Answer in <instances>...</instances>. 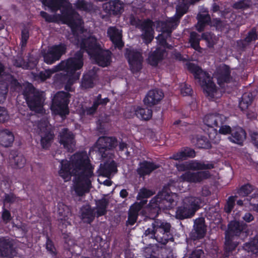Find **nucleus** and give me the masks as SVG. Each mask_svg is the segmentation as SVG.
Segmentation results:
<instances>
[{"instance_id":"f257e3e1","label":"nucleus","mask_w":258,"mask_h":258,"mask_svg":"<svg viewBox=\"0 0 258 258\" xmlns=\"http://www.w3.org/2000/svg\"><path fill=\"white\" fill-rule=\"evenodd\" d=\"M91 162L86 151L75 153L71 161L62 160L60 163L58 175L64 181L71 180V177L77 176L81 171L91 164Z\"/></svg>"},{"instance_id":"f03ea898","label":"nucleus","mask_w":258,"mask_h":258,"mask_svg":"<svg viewBox=\"0 0 258 258\" xmlns=\"http://www.w3.org/2000/svg\"><path fill=\"white\" fill-rule=\"evenodd\" d=\"M247 225L242 221H231L225 232L224 255L226 257L230 256L238 246L239 239L241 234L246 233Z\"/></svg>"},{"instance_id":"7ed1b4c3","label":"nucleus","mask_w":258,"mask_h":258,"mask_svg":"<svg viewBox=\"0 0 258 258\" xmlns=\"http://www.w3.org/2000/svg\"><path fill=\"white\" fill-rule=\"evenodd\" d=\"M83 64V51L80 50L76 51L73 57H69L66 60L61 61L58 65L56 66L58 71H64L69 75L68 83L65 86L66 90L71 91V89L69 88L68 85H71L79 80L80 73H76V72L80 70Z\"/></svg>"},{"instance_id":"20e7f679","label":"nucleus","mask_w":258,"mask_h":258,"mask_svg":"<svg viewBox=\"0 0 258 258\" xmlns=\"http://www.w3.org/2000/svg\"><path fill=\"white\" fill-rule=\"evenodd\" d=\"M187 69L194 75L195 78L199 80L200 85L207 96L214 98L217 89L210 75L204 71L198 65L191 62L187 64Z\"/></svg>"},{"instance_id":"39448f33","label":"nucleus","mask_w":258,"mask_h":258,"mask_svg":"<svg viewBox=\"0 0 258 258\" xmlns=\"http://www.w3.org/2000/svg\"><path fill=\"white\" fill-rule=\"evenodd\" d=\"M61 10V14L58 15V20H61L64 24L68 25L74 35H77L78 31L82 29L83 20L79 14L70 5L63 6Z\"/></svg>"},{"instance_id":"423d86ee","label":"nucleus","mask_w":258,"mask_h":258,"mask_svg":"<svg viewBox=\"0 0 258 258\" xmlns=\"http://www.w3.org/2000/svg\"><path fill=\"white\" fill-rule=\"evenodd\" d=\"M94 166L91 164L83 171L79 172L75 177L74 190L79 196H82L90 190L91 186V178L94 176Z\"/></svg>"},{"instance_id":"0eeeda50","label":"nucleus","mask_w":258,"mask_h":258,"mask_svg":"<svg viewBox=\"0 0 258 258\" xmlns=\"http://www.w3.org/2000/svg\"><path fill=\"white\" fill-rule=\"evenodd\" d=\"M71 95L64 91H58L52 99L50 109L52 112L60 116L62 118H66L70 113L69 104Z\"/></svg>"},{"instance_id":"6e6552de","label":"nucleus","mask_w":258,"mask_h":258,"mask_svg":"<svg viewBox=\"0 0 258 258\" xmlns=\"http://www.w3.org/2000/svg\"><path fill=\"white\" fill-rule=\"evenodd\" d=\"M153 221L156 232V241L158 242L165 245L169 241H173L170 223L158 219L154 220Z\"/></svg>"},{"instance_id":"1a4fd4ad","label":"nucleus","mask_w":258,"mask_h":258,"mask_svg":"<svg viewBox=\"0 0 258 258\" xmlns=\"http://www.w3.org/2000/svg\"><path fill=\"white\" fill-rule=\"evenodd\" d=\"M124 56L127 60L132 72L138 73L141 71L143 62V56L141 50L132 47L126 48Z\"/></svg>"},{"instance_id":"9d476101","label":"nucleus","mask_w":258,"mask_h":258,"mask_svg":"<svg viewBox=\"0 0 258 258\" xmlns=\"http://www.w3.org/2000/svg\"><path fill=\"white\" fill-rule=\"evenodd\" d=\"M117 145L118 141L115 137L102 136L96 142L98 154L102 158H107L108 151L113 150Z\"/></svg>"},{"instance_id":"9b49d317","label":"nucleus","mask_w":258,"mask_h":258,"mask_svg":"<svg viewBox=\"0 0 258 258\" xmlns=\"http://www.w3.org/2000/svg\"><path fill=\"white\" fill-rule=\"evenodd\" d=\"M176 195L171 192L162 189L152 199V201H155L159 206L164 210H170L176 205V201L175 198Z\"/></svg>"},{"instance_id":"f8f14e48","label":"nucleus","mask_w":258,"mask_h":258,"mask_svg":"<svg viewBox=\"0 0 258 258\" xmlns=\"http://www.w3.org/2000/svg\"><path fill=\"white\" fill-rule=\"evenodd\" d=\"M24 96L27 104L31 110L38 112L43 107L45 100L43 92L36 91L28 94L25 93Z\"/></svg>"},{"instance_id":"ddd939ff","label":"nucleus","mask_w":258,"mask_h":258,"mask_svg":"<svg viewBox=\"0 0 258 258\" xmlns=\"http://www.w3.org/2000/svg\"><path fill=\"white\" fill-rule=\"evenodd\" d=\"M111 56L112 53L109 50L104 49L101 46L90 57L99 66L104 68L110 64Z\"/></svg>"},{"instance_id":"4468645a","label":"nucleus","mask_w":258,"mask_h":258,"mask_svg":"<svg viewBox=\"0 0 258 258\" xmlns=\"http://www.w3.org/2000/svg\"><path fill=\"white\" fill-rule=\"evenodd\" d=\"M59 143L68 152H72L76 145L75 135L68 128H63L58 135Z\"/></svg>"},{"instance_id":"2eb2a0df","label":"nucleus","mask_w":258,"mask_h":258,"mask_svg":"<svg viewBox=\"0 0 258 258\" xmlns=\"http://www.w3.org/2000/svg\"><path fill=\"white\" fill-rule=\"evenodd\" d=\"M211 174L209 171H200L192 172L189 171H186L180 176L182 181L189 183H200L204 180L209 179Z\"/></svg>"},{"instance_id":"dca6fc26","label":"nucleus","mask_w":258,"mask_h":258,"mask_svg":"<svg viewBox=\"0 0 258 258\" xmlns=\"http://www.w3.org/2000/svg\"><path fill=\"white\" fill-rule=\"evenodd\" d=\"M101 47L94 36L82 38L80 42L81 50L86 51L90 56Z\"/></svg>"},{"instance_id":"f3484780","label":"nucleus","mask_w":258,"mask_h":258,"mask_svg":"<svg viewBox=\"0 0 258 258\" xmlns=\"http://www.w3.org/2000/svg\"><path fill=\"white\" fill-rule=\"evenodd\" d=\"M224 115L218 113H211L206 114L203 118L205 125L210 127L213 132V135H217V126L221 124L224 119Z\"/></svg>"},{"instance_id":"a211bd4d","label":"nucleus","mask_w":258,"mask_h":258,"mask_svg":"<svg viewBox=\"0 0 258 258\" xmlns=\"http://www.w3.org/2000/svg\"><path fill=\"white\" fill-rule=\"evenodd\" d=\"M215 76L218 84L221 88L224 87L225 83H230L232 80L230 67L225 64L217 69Z\"/></svg>"},{"instance_id":"6ab92c4d","label":"nucleus","mask_w":258,"mask_h":258,"mask_svg":"<svg viewBox=\"0 0 258 258\" xmlns=\"http://www.w3.org/2000/svg\"><path fill=\"white\" fill-rule=\"evenodd\" d=\"M96 215L95 208H92L89 204L83 205L80 209L79 217L84 223L91 224L94 221Z\"/></svg>"},{"instance_id":"aec40b11","label":"nucleus","mask_w":258,"mask_h":258,"mask_svg":"<svg viewBox=\"0 0 258 258\" xmlns=\"http://www.w3.org/2000/svg\"><path fill=\"white\" fill-rule=\"evenodd\" d=\"M102 8L107 14L116 16L123 12V4L120 0H110L103 4Z\"/></svg>"},{"instance_id":"412c9836","label":"nucleus","mask_w":258,"mask_h":258,"mask_svg":"<svg viewBox=\"0 0 258 258\" xmlns=\"http://www.w3.org/2000/svg\"><path fill=\"white\" fill-rule=\"evenodd\" d=\"M164 96V93L161 90L152 89L148 92L143 101L146 105L152 107L158 104Z\"/></svg>"},{"instance_id":"4be33fe9","label":"nucleus","mask_w":258,"mask_h":258,"mask_svg":"<svg viewBox=\"0 0 258 258\" xmlns=\"http://www.w3.org/2000/svg\"><path fill=\"white\" fill-rule=\"evenodd\" d=\"M107 33L114 47L121 50L124 46V42L122 40V31L116 27L110 26L108 28Z\"/></svg>"},{"instance_id":"5701e85b","label":"nucleus","mask_w":258,"mask_h":258,"mask_svg":"<svg viewBox=\"0 0 258 258\" xmlns=\"http://www.w3.org/2000/svg\"><path fill=\"white\" fill-rule=\"evenodd\" d=\"M195 232L191 233V237L194 240L203 238L207 232V226L205 220L203 217H200L195 220L194 222Z\"/></svg>"},{"instance_id":"b1692460","label":"nucleus","mask_w":258,"mask_h":258,"mask_svg":"<svg viewBox=\"0 0 258 258\" xmlns=\"http://www.w3.org/2000/svg\"><path fill=\"white\" fill-rule=\"evenodd\" d=\"M246 138L245 131L242 127L237 126L233 127L232 131L228 139L232 143L242 146Z\"/></svg>"},{"instance_id":"393cba45","label":"nucleus","mask_w":258,"mask_h":258,"mask_svg":"<svg viewBox=\"0 0 258 258\" xmlns=\"http://www.w3.org/2000/svg\"><path fill=\"white\" fill-rule=\"evenodd\" d=\"M153 22L147 19L142 22L141 25V29L143 31L142 34V38L144 42L148 44L151 43L154 38V30L152 29Z\"/></svg>"},{"instance_id":"a878e982","label":"nucleus","mask_w":258,"mask_h":258,"mask_svg":"<svg viewBox=\"0 0 258 258\" xmlns=\"http://www.w3.org/2000/svg\"><path fill=\"white\" fill-rule=\"evenodd\" d=\"M139 167L137 169V173L140 177H144L150 174L153 171L160 167L159 164L153 162L144 160L139 163Z\"/></svg>"},{"instance_id":"bb28decb","label":"nucleus","mask_w":258,"mask_h":258,"mask_svg":"<svg viewBox=\"0 0 258 258\" xmlns=\"http://www.w3.org/2000/svg\"><path fill=\"white\" fill-rule=\"evenodd\" d=\"M166 53L165 48L157 47L155 50L150 52L147 58L148 63L153 67H156L164 58Z\"/></svg>"},{"instance_id":"cd10ccee","label":"nucleus","mask_w":258,"mask_h":258,"mask_svg":"<svg viewBox=\"0 0 258 258\" xmlns=\"http://www.w3.org/2000/svg\"><path fill=\"white\" fill-rule=\"evenodd\" d=\"M98 75L95 68H93L83 75L81 83V87L83 89L93 88L95 86V81Z\"/></svg>"},{"instance_id":"c85d7f7f","label":"nucleus","mask_w":258,"mask_h":258,"mask_svg":"<svg viewBox=\"0 0 258 258\" xmlns=\"http://www.w3.org/2000/svg\"><path fill=\"white\" fill-rule=\"evenodd\" d=\"M15 253L13 243L9 238H0V254L4 257L13 255Z\"/></svg>"},{"instance_id":"c756f323","label":"nucleus","mask_w":258,"mask_h":258,"mask_svg":"<svg viewBox=\"0 0 258 258\" xmlns=\"http://www.w3.org/2000/svg\"><path fill=\"white\" fill-rule=\"evenodd\" d=\"M40 137V144L42 148L45 150L49 149L54 138L53 131L50 128H44L41 131Z\"/></svg>"},{"instance_id":"7c9ffc66","label":"nucleus","mask_w":258,"mask_h":258,"mask_svg":"<svg viewBox=\"0 0 258 258\" xmlns=\"http://www.w3.org/2000/svg\"><path fill=\"white\" fill-rule=\"evenodd\" d=\"M117 170L116 164L114 161L110 163L100 164L99 168L97 170L98 176L108 177L112 172Z\"/></svg>"},{"instance_id":"2f4dec72","label":"nucleus","mask_w":258,"mask_h":258,"mask_svg":"<svg viewBox=\"0 0 258 258\" xmlns=\"http://www.w3.org/2000/svg\"><path fill=\"white\" fill-rule=\"evenodd\" d=\"M203 202V199L201 197H190L186 198L183 203L195 215L196 211L201 207V205Z\"/></svg>"},{"instance_id":"473e14b6","label":"nucleus","mask_w":258,"mask_h":258,"mask_svg":"<svg viewBox=\"0 0 258 258\" xmlns=\"http://www.w3.org/2000/svg\"><path fill=\"white\" fill-rule=\"evenodd\" d=\"M161 210H162V209H161L157 203L155 201H152V199L146 209V217L152 219L153 221L158 216Z\"/></svg>"},{"instance_id":"72a5a7b5","label":"nucleus","mask_w":258,"mask_h":258,"mask_svg":"<svg viewBox=\"0 0 258 258\" xmlns=\"http://www.w3.org/2000/svg\"><path fill=\"white\" fill-rule=\"evenodd\" d=\"M14 141V136L12 132L8 129L0 132V145L5 147H11Z\"/></svg>"},{"instance_id":"f704fd0d","label":"nucleus","mask_w":258,"mask_h":258,"mask_svg":"<svg viewBox=\"0 0 258 258\" xmlns=\"http://www.w3.org/2000/svg\"><path fill=\"white\" fill-rule=\"evenodd\" d=\"M191 170L199 171L210 170L214 168V164L212 161H201L198 160H190Z\"/></svg>"},{"instance_id":"c9c22d12","label":"nucleus","mask_w":258,"mask_h":258,"mask_svg":"<svg viewBox=\"0 0 258 258\" xmlns=\"http://www.w3.org/2000/svg\"><path fill=\"white\" fill-rule=\"evenodd\" d=\"M109 203V200L105 198H102L95 201L97 217L104 216L107 214Z\"/></svg>"},{"instance_id":"e433bc0d","label":"nucleus","mask_w":258,"mask_h":258,"mask_svg":"<svg viewBox=\"0 0 258 258\" xmlns=\"http://www.w3.org/2000/svg\"><path fill=\"white\" fill-rule=\"evenodd\" d=\"M196 155L194 149L189 147H185L181 151L174 154L172 159L175 160H185L187 158H194Z\"/></svg>"},{"instance_id":"4c0bfd02","label":"nucleus","mask_w":258,"mask_h":258,"mask_svg":"<svg viewBox=\"0 0 258 258\" xmlns=\"http://www.w3.org/2000/svg\"><path fill=\"white\" fill-rule=\"evenodd\" d=\"M197 23L195 25L196 30L199 32H203L205 27L209 25L211 22V17L209 14L199 13L197 16Z\"/></svg>"},{"instance_id":"58836bf2","label":"nucleus","mask_w":258,"mask_h":258,"mask_svg":"<svg viewBox=\"0 0 258 258\" xmlns=\"http://www.w3.org/2000/svg\"><path fill=\"white\" fill-rule=\"evenodd\" d=\"M212 134H209V138L203 135H198L196 137V146L199 149H210L212 144L209 139L212 138Z\"/></svg>"},{"instance_id":"ea45409f","label":"nucleus","mask_w":258,"mask_h":258,"mask_svg":"<svg viewBox=\"0 0 258 258\" xmlns=\"http://www.w3.org/2000/svg\"><path fill=\"white\" fill-rule=\"evenodd\" d=\"M202 40L200 35L195 31H191L189 34V43L190 47L195 50L201 52L202 48L200 45V41Z\"/></svg>"},{"instance_id":"a19ab883","label":"nucleus","mask_w":258,"mask_h":258,"mask_svg":"<svg viewBox=\"0 0 258 258\" xmlns=\"http://www.w3.org/2000/svg\"><path fill=\"white\" fill-rule=\"evenodd\" d=\"M194 215L190 210L183 203L182 206L177 207L176 211L175 217L179 220L191 218Z\"/></svg>"},{"instance_id":"79ce46f5","label":"nucleus","mask_w":258,"mask_h":258,"mask_svg":"<svg viewBox=\"0 0 258 258\" xmlns=\"http://www.w3.org/2000/svg\"><path fill=\"white\" fill-rule=\"evenodd\" d=\"M57 212L61 221H67L72 216L71 208L70 207L64 204L63 203H58L57 204Z\"/></svg>"},{"instance_id":"37998d69","label":"nucleus","mask_w":258,"mask_h":258,"mask_svg":"<svg viewBox=\"0 0 258 258\" xmlns=\"http://www.w3.org/2000/svg\"><path fill=\"white\" fill-rule=\"evenodd\" d=\"M51 52L53 53L54 58H56L58 60L61 56L65 54L67 46V45L63 43H60L58 44H55L49 48Z\"/></svg>"},{"instance_id":"c03bdc74","label":"nucleus","mask_w":258,"mask_h":258,"mask_svg":"<svg viewBox=\"0 0 258 258\" xmlns=\"http://www.w3.org/2000/svg\"><path fill=\"white\" fill-rule=\"evenodd\" d=\"M16 153V151L11 152L9 157L11 162L14 163L16 168H23L26 163V159L23 155Z\"/></svg>"},{"instance_id":"a18cd8bd","label":"nucleus","mask_w":258,"mask_h":258,"mask_svg":"<svg viewBox=\"0 0 258 258\" xmlns=\"http://www.w3.org/2000/svg\"><path fill=\"white\" fill-rule=\"evenodd\" d=\"M57 71H58L57 70V68H56L55 66V68L53 69L45 70V71H40L38 73H32V74L33 77V78L35 80H40L41 82H44L47 79L50 78V77L53 73Z\"/></svg>"},{"instance_id":"49530a36","label":"nucleus","mask_w":258,"mask_h":258,"mask_svg":"<svg viewBox=\"0 0 258 258\" xmlns=\"http://www.w3.org/2000/svg\"><path fill=\"white\" fill-rule=\"evenodd\" d=\"M135 112L137 117L142 120H148L152 116V110L149 108L138 106Z\"/></svg>"},{"instance_id":"de8ad7c7","label":"nucleus","mask_w":258,"mask_h":258,"mask_svg":"<svg viewBox=\"0 0 258 258\" xmlns=\"http://www.w3.org/2000/svg\"><path fill=\"white\" fill-rule=\"evenodd\" d=\"M253 99L251 93H245L243 94L239 102V107L242 111L246 110L251 105Z\"/></svg>"},{"instance_id":"09e8293b","label":"nucleus","mask_w":258,"mask_h":258,"mask_svg":"<svg viewBox=\"0 0 258 258\" xmlns=\"http://www.w3.org/2000/svg\"><path fill=\"white\" fill-rule=\"evenodd\" d=\"M27 61L23 60V64L18 66L22 67L25 69L32 70L34 69L38 63V58L33 54L29 53L27 56Z\"/></svg>"},{"instance_id":"8fccbe9b","label":"nucleus","mask_w":258,"mask_h":258,"mask_svg":"<svg viewBox=\"0 0 258 258\" xmlns=\"http://www.w3.org/2000/svg\"><path fill=\"white\" fill-rule=\"evenodd\" d=\"M42 4L52 11H56L61 9L66 0H41Z\"/></svg>"},{"instance_id":"3c124183","label":"nucleus","mask_w":258,"mask_h":258,"mask_svg":"<svg viewBox=\"0 0 258 258\" xmlns=\"http://www.w3.org/2000/svg\"><path fill=\"white\" fill-rule=\"evenodd\" d=\"M202 40L206 42L207 46L209 48H213L216 44L215 35L211 32H206L202 34Z\"/></svg>"},{"instance_id":"603ef678","label":"nucleus","mask_w":258,"mask_h":258,"mask_svg":"<svg viewBox=\"0 0 258 258\" xmlns=\"http://www.w3.org/2000/svg\"><path fill=\"white\" fill-rule=\"evenodd\" d=\"M243 248L248 251L254 253L258 252V234L249 242L245 243L243 245Z\"/></svg>"},{"instance_id":"864d4df0","label":"nucleus","mask_w":258,"mask_h":258,"mask_svg":"<svg viewBox=\"0 0 258 258\" xmlns=\"http://www.w3.org/2000/svg\"><path fill=\"white\" fill-rule=\"evenodd\" d=\"M227 119V117L224 116V119L222 120L221 124H219L217 126V128H219L218 133L221 135H230L232 131L233 127L226 124Z\"/></svg>"},{"instance_id":"5fc2aeb1","label":"nucleus","mask_w":258,"mask_h":258,"mask_svg":"<svg viewBox=\"0 0 258 258\" xmlns=\"http://www.w3.org/2000/svg\"><path fill=\"white\" fill-rule=\"evenodd\" d=\"M252 5L251 0H240L233 4L232 7L235 10H246L250 8Z\"/></svg>"},{"instance_id":"6e6d98bb","label":"nucleus","mask_w":258,"mask_h":258,"mask_svg":"<svg viewBox=\"0 0 258 258\" xmlns=\"http://www.w3.org/2000/svg\"><path fill=\"white\" fill-rule=\"evenodd\" d=\"M189 6L187 4L181 3L176 7V13L175 15L180 20L185 14L188 10Z\"/></svg>"},{"instance_id":"4d7b16f0","label":"nucleus","mask_w":258,"mask_h":258,"mask_svg":"<svg viewBox=\"0 0 258 258\" xmlns=\"http://www.w3.org/2000/svg\"><path fill=\"white\" fill-rule=\"evenodd\" d=\"M244 38L246 42L249 44L251 42L255 41L258 39L257 28L255 27L252 28L248 32Z\"/></svg>"},{"instance_id":"13d9d810","label":"nucleus","mask_w":258,"mask_h":258,"mask_svg":"<svg viewBox=\"0 0 258 258\" xmlns=\"http://www.w3.org/2000/svg\"><path fill=\"white\" fill-rule=\"evenodd\" d=\"M246 201L253 211L258 212V191H256L249 198H247Z\"/></svg>"},{"instance_id":"bf43d9fd","label":"nucleus","mask_w":258,"mask_h":258,"mask_svg":"<svg viewBox=\"0 0 258 258\" xmlns=\"http://www.w3.org/2000/svg\"><path fill=\"white\" fill-rule=\"evenodd\" d=\"M254 190V186L247 183L242 185L238 189L237 193L240 196L247 197Z\"/></svg>"},{"instance_id":"052dcab7","label":"nucleus","mask_w":258,"mask_h":258,"mask_svg":"<svg viewBox=\"0 0 258 258\" xmlns=\"http://www.w3.org/2000/svg\"><path fill=\"white\" fill-rule=\"evenodd\" d=\"M74 6L80 11H89L91 9L90 4L85 0H76Z\"/></svg>"},{"instance_id":"680f3d73","label":"nucleus","mask_w":258,"mask_h":258,"mask_svg":"<svg viewBox=\"0 0 258 258\" xmlns=\"http://www.w3.org/2000/svg\"><path fill=\"white\" fill-rule=\"evenodd\" d=\"M155 194V192L152 190L143 187L140 189L137 197V200H142L148 199Z\"/></svg>"},{"instance_id":"e2e57ef3","label":"nucleus","mask_w":258,"mask_h":258,"mask_svg":"<svg viewBox=\"0 0 258 258\" xmlns=\"http://www.w3.org/2000/svg\"><path fill=\"white\" fill-rule=\"evenodd\" d=\"M29 36V32L28 29H24L21 31L20 45L22 50L26 48Z\"/></svg>"},{"instance_id":"0e129e2a","label":"nucleus","mask_w":258,"mask_h":258,"mask_svg":"<svg viewBox=\"0 0 258 258\" xmlns=\"http://www.w3.org/2000/svg\"><path fill=\"white\" fill-rule=\"evenodd\" d=\"M237 197L236 196H231L228 198L224 207V211L226 213L229 214L231 212L234 207Z\"/></svg>"},{"instance_id":"69168bd1","label":"nucleus","mask_w":258,"mask_h":258,"mask_svg":"<svg viewBox=\"0 0 258 258\" xmlns=\"http://www.w3.org/2000/svg\"><path fill=\"white\" fill-rule=\"evenodd\" d=\"M144 237L145 238L154 239L156 240V232L154 227V221H152L151 225L145 230L144 233Z\"/></svg>"},{"instance_id":"338daca9","label":"nucleus","mask_w":258,"mask_h":258,"mask_svg":"<svg viewBox=\"0 0 258 258\" xmlns=\"http://www.w3.org/2000/svg\"><path fill=\"white\" fill-rule=\"evenodd\" d=\"M40 15L47 23H56L58 21V16L56 15H50L46 12L41 11Z\"/></svg>"},{"instance_id":"774afa93","label":"nucleus","mask_w":258,"mask_h":258,"mask_svg":"<svg viewBox=\"0 0 258 258\" xmlns=\"http://www.w3.org/2000/svg\"><path fill=\"white\" fill-rule=\"evenodd\" d=\"M44 61L47 64H52L55 62L57 59L54 58L53 53L51 52V51L48 49L47 52H44L42 54Z\"/></svg>"}]
</instances>
